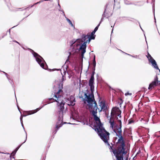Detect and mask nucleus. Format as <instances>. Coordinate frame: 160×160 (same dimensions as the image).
I'll return each instance as SVG.
<instances>
[{"instance_id":"obj_3","label":"nucleus","mask_w":160,"mask_h":160,"mask_svg":"<svg viewBox=\"0 0 160 160\" xmlns=\"http://www.w3.org/2000/svg\"><path fill=\"white\" fill-rule=\"evenodd\" d=\"M88 94V93L84 94L85 97L84 102L86 103V101L88 103V109L91 114L93 113V112H97V109H98L99 110V109L98 108L97 103L95 100L93 93Z\"/></svg>"},{"instance_id":"obj_38","label":"nucleus","mask_w":160,"mask_h":160,"mask_svg":"<svg viewBox=\"0 0 160 160\" xmlns=\"http://www.w3.org/2000/svg\"><path fill=\"white\" fill-rule=\"evenodd\" d=\"M158 70H159V72H160V69H159Z\"/></svg>"},{"instance_id":"obj_13","label":"nucleus","mask_w":160,"mask_h":160,"mask_svg":"<svg viewBox=\"0 0 160 160\" xmlns=\"http://www.w3.org/2000/svg\"><path fill=\"white\" fill-rule=\"evenodd\" d=\"M38 110V108L36 110L24 112L23 114V116H26L28 115H31L34 114Z\"/></svg>"},{"instance_id":"obj_33","label":"nucleus","mask_w":160,"mask_h":160,"mask_svg":"<svg viewBox=\"0 0 160 160\" xmlns=\"http://www.w3.org/2000/svg\"><path fill=\"white\" fill-rule=\"evenodd\" d=\"M45 1H49L50 0H44Z\"/></svg>"},{"instance_id":"obj_1","label":"nucleus","mask_w":160,"mask_h":160,"mask_svg":"<svg viewBox=\"0 0 160 160\" xmlns=\"http://www.w3.org/2000/svg\"><path fill=\"white\" fill-rule=\"evenodd\" d=\"M63 84L61 83L58 84V87L55 90L54 94H52L51 97H52L49 99V103H51L56 102H57L58 113V121L57 122L55 131L53 132L54 134L56 133L58 129L63 125L62 119L63 117V113L65 111L64 107L65 103L63 102L62 100L63 96L62 95L63 91Z\"/></svg>"},{"instance_id":"obj_24","label":"nucleus","mask_w":160,"mask_h":160,"mask_svg":"<svg viewBox=\"0 0 160 160\" xmlns=\"http://www.w3.org/2000/svg\"><path fill=\"white\" fill-rule=\"evenodd\" d=\"M41 67L42 68H43L45 69V68H44V64L43 62H41L40 64H39Z\"/></svg>"},{"instance_id":"obj_26","label":"nucleus","mask_w":160,"mask_h":160,"mask_svg":"<svg viewBox=\"0 0 160 160\" xmlns=\"http://www.w3.org/2000/svg\"><path fill=\"white\" fill-rule=\"evenodd\" d=\"M132 94V93H130L128 92H127L126 93H125V95L127 96L128 95H131Z\"/></svg>"},{"instance_id":"obj_7","label":"nucleus","mask_w":160,"mask_h":160,"mask_svg":"<svg viewBox=\"0 0 160 160\" xmlns=\"http://www.w3.org/2000/svg\"><path fill=\"white\" fill-rule=\"evenodd\" d=\"M89 37V33L87 35H85L84 34H83L82 37V38L81 39H79L77 40V42H74L71 45V46H74L75 45H76L77 46L78 45L77 43V42H85L87 41V42H88V38Z\"/></svg>"},{"instance_id":"obj_6","label":"nucleus","mask_w":160,"mask_h":160,"mask_svg":"<svg viewBox=\"0 0 160 160\" xmlns=\"http://www.w3.org/2000/svg\"><path fill=\"white\" fill-rule=\"evenodd\" d=\"M121 127L120 126H117L116 128L114 129V131L116 133V135L119 138L118 139V142H125L124 141L123 137L122 135V131L121 130Z\"/></svg>"},{"instance_id":"obj_11","label":"nucleus","mask_w":160,"mask_h":160,"mask_svg":"<svg viewBox=\"0 0 160 160\" xmlns=\"http://www.w3.org/2000/svg\"><path fill=\"white\" fill-rule=\"evenodd\" d=\"M158 78L157 76L154 79V81L150 84L148 89L149 90H152L158 85Z\"/></svg>"},{"instance_id":"obj_5","label":"nucleus","mask_w":160,"mask_h":160,"mask_svg":"<svg viewBox=\"0 0 160 160\" xmlns=\"http://www.w3.org/2000/svg\"><path fill=\"white\" fill-rule=\"evenodd\" d=\"M121 111L119 108L117 107H113L112 108L111 113V118H114L115 117H116V119H118V118L117 116L119 118L121 117Z\"/></svg>"},{"instance_id":"obj_19","label":"nucleus","mask_w":160,"mask_h":160,"mask_svg":"<svg viewBox=\"0 0 160 160\" xmlns=\"http://www.w3.org/2000/svg\"><path fill=\"white\" fill-rule=\"evenodd\" d=\"M16 153V151H13V152L11 154V155L10 156V158H14V155Z\"/></svg>"},{"instance_id":"obj_32","label":"nucleus","mask_w":160,"mask_h":160,"mask_svg":"<svg viewBox=\"0 0 160 160\" xmlns=\"http://www.w3.org/2000/svg\"><path fill=\"white\" fill-rule=\"evenodd\" d=\"M158 84L160 85V81H158Z\"/></svg>"},{"instance_id":"obj_8","label":"nucleus","mask_w":160,"mask_h":160,"mask_svg":"<svg viewBox=\"0 0 160 160\" xmlns=\"http://www.w3.org/2000/svg\"><path fill=\"white\" fill-rule=\"evenodd\" d=\"M97 112H93V113L92 114L93 116L94 120L97 122V123H98L96 125L97 128H100L102 127V124L101 123L100 118L97 115Z\"/></svg>"},{"instance_id":"obj_21","label":"nucleus","mask_w":160,"mask_h":160,"mask_svg":"<svg viewBox=\"0 0 160 160\" xmlns=\"http://www.w3.org/2000/svg\"><path fill=\"white\" fill-rule=\"evenodd\" d=\"M96 61H95V56H94V59H93V66L94 67V70H95V66H96Z\"/></svg>"},{"instance_id":"obj_28","label":"nucleus","mask_w":160,"mask_h":160,"mask_svg":"<svg viewBox=\"0 0 160 160\" xmlns=\"http://www.w3.org/2000/svg\"><path fill=\"white\" fill-rule=\"evenodd\" d=\"M70 55L68 57V58L67 59V60H66V63L68 62H70L69 61V58L70 57Z\"/></svg>"},{"instance_id":"obj_31","label":"nucleus","mask_w":160,"mask_h":160,"mask_svg":"<svg viewBox=\"0 0 160 160\" xmlns=\"http://www.w3.org/2000/svg\"><path fill=\"white\" fill-rule=\"evenodd\" d=\"M150 55H151L148 53V56H147V58H149Z\"/></svg>"},{"instance_id":"obj_20","label":"nucleus","mask_w":160,"mask_h":160,"mask_svg":"<svg viewBox=\"0 0 160 160\" xmlns=\"http://www.w3.org/2000/svg\"><path fill=\"white\" fill-rule=\"evenodd\" d=\"M148 59L149 62H152V61H153V60H154L151 55H150L149 58H148Z\"/></svg>"},{"instance_id":"obj_2","label":"nucleus","mask_w":160,"mask_h":160,"mask_svg":"<svg viewBox=\"0 0 160 160\" xmlns=\"http://www.w3.org/2000/svg\"><path fill=\"white\" fill-rule=\"evenodd\" d=\"M117 148L116 149L113 148L112 146L108 145L109 147L111 152H112L115 155L116 159V160H124L123 158H126V160L128 159V154L127 155L129 151L126 147L125 142H118V141L116 142Z\"/></svg>"},{"instance_id":"obj_23","label":"nucleus","mask_w":160,"mask_h":160,"mask_svg":"<svg viewBox=\"0 0 160 160\" xmlns=\"http://www.w3.org/2000/svg\"><path fill=\"white\" fill-rule=\"evenodd\" d=\"M100 23L101 22H100L98 24V25L95 28L94 31H94V32H96L98 30V27H99V25H100Z\"/></svg>"},{"instance_id":"obj_17","label":"nucleus","mask_w":160,"mask_h":160,"mask_svg":"<svg viewBox=\"0 0 160 160\" xmlns=\"http://www.w3.org/2000/svg\"><path fill=\"white\" fill-rule=\"evenodd\" d=\"M152 64V65L155 68L159 69V68L157 66V63L156 62L155 60H153L152 62H151Z\"/></svg>"},{"instance_id":"obj_29","label":"nucleus","mask_w":160,"mask_h":160,"mask_svg":"<svg viewBox=\"0 0 160 160\" xmlns=\"http://www.w3.org/2000/svg\"><path fill=\"white\" fill-rule=\"evenodd\" d=\"M133 122V121L132 120H129V124H131V123H132Z\"/></svg>"},{"instance_id":"obj_37","label":"nucleus","mask_w":160,"mask_h":160,"mask_svg":"<svg viewBox=\"0 0 160 160\" xmlns=\"http://www.w3.org/2000/svg\"><path fill=\"white\" fill-rule=\"evenodd\" d=\"M107 118H108V116L107 117Z\"/></svg>"},{"instance_id":"obj_36","label":"nucleus","mask_w":160,"mask_h":160,"mask_svg":"<svg viewBox=\"0 0 160 160\" xmlns=\"http://www.w3.org/2000/svg\"><path fill=\"white\" fill-rule=\"evenodd\" d=\"M108 5V4H107V6H106V7H107Z\"/></svg>"},{"instance_id":"obj_27","label":"nucleus","mask_w":160,"mask_h":160,"mask_svg":"<svg viewBox=\"0 0 160 160\" xmlns=\"http://www.w3.org/2000/svg\"><path fill=\"white\" fill-rule=\"evenodd\" d=\"M67 20L68 21V22H69V23L72 26L73 25V24H72V22L70 19H68Z\"/></svg>"},{"instance_id":"obj_16","label":"nucleus","mask_w":160,"mask_h":160,"mask_svg":"<svg viewBox=\"0 0 160 160\" xmlns=\"http://www.w3.org/2000/svg\"><path fill=\"white\" fill-rule=\"evenodd\" d=\"M95 33V32H94L93 31L91 32L90 35H89V37L88 38V42H90L91 39H95L96 36V35H94Z\"/></svg>"},{"instance_id":"obj_34","label":"nucleus","mask_w":160,"mask_h":160,"mask_svg":"<svg viewBox=\"0 0 160 160\" xmlns=\"http://www.w3.org/2000/svg\"><path fill=\"white\" fill-rule=\"evenodd\" d=\"M14 42H17V41H14Z\"/></svg>"},{"instance_id":"obj_12","label":"nucleus","mask_w":160,"mask_h":160,"mask_svg":"<svg viewBox=\"0 0 160 160\" xmlns=\"http://www.w3.org/2000/svg\"><path fill=\"white\" fill-rule=\"evenodd\" d=\"M87 43V41L85 42H83V44L81 45L79 48L80 50L82 51L81 52V56L82 58L83 57L84 54L86 52V43Z\"/></svg>"},{"instance_id":"obj_4","label":"nucleus","mask_w":160,"mask_h":160,"mask_svg":"<svg viewBox=\"0 0 160 160\" xmlns=\"http://www.w3.org/2000/svg\"><path fill=\"white\" fill-rule=\"evenodd\" d=\"M98 135L102 140L108 145H109L108 142L109 140L110 133L103 127L100 128H97Z\"/></svg>"},{"instance_id":"obj_10","label":"nucleus","mask_w":160,"mask_h":160,"mask_svg":"<svg viewBox=\"0 0 160 160\" xmlns=\"http://www.w3.org/2000/svg\"><path fill=\"white\" fill-rule=\"evenodd\" d=\"M99 106L101 108L100 112L102 111L106 112L108 110L107 105L104 101H102L99 103Z\"/></svg>"},{"instance_id":"obj_18","label":"nucleus","mask_w":160,"mask_h":160,"mask_svg":"<svg viewBox=\"0 0 160 160\" xmlns=\"http://www.w3.org/2000/svg\"><path fill=\"white\" fill-rule=\"evenodd\" d=\"M33 55L36 58H37V57H40L41 58L43 59V58H42V57H41L40 55L38 54L36 52H34L33 51Z\"/></svg>"},{"instance_id":"obj_30","label":"nucleus","mask_w":160,"mask_h":160,"mask_svg":"<svg viewBox=\"0 0 160 160\" xmlns=\"http://www.w3.org/2000/svg\"><path fill=\"white\" fill-rule=\"evenodd\" d=\"M20 147V146L18 147H17L15 150L14 151H16V152H17V151L18 150V149H19V147Z\"/></svg>"},{"instance_id":"obj_14","label":"nucleus","mask_w":160,"mask_h":160,"mask_svg":"<svg viewBox=\"0 0 160 160\" xmlns=\"http://www.w3.org/2000/svg\"><path fill=\"white\" fill-rule=\"evenodd\" d=\"M70 101L69 103L68 104L69 106H73L75 105V98H74L73 97H71L70 98Z\"/></svg>"},{"instance_id":"obj_22","label":"nucleus","mask_w":160,"mask_h":160,"mask_svg":"<svg viewBox=\"0 0 160 160\" xmlns=\"http://www.w3.org/2000/svg\"><path fill=\"white\" fill-rule=\"evenodd\" d=\"M36 60L38 62V63L39 64H40L42 62L41 60L39 58H36Z\"/></svg>"},{"instance_id":"obj_15","label":"nucleus","mask_w":160,"mask_h":160,"mask_svg":"<svg viewBox=\"0 0 160 160\" xmlns=\"http://www.w3.org/2000/svg\"><path fill=\"white\" fill-rule=\"evenodd\" d=\"M114 118H110L109 120V122L110 124V127L113 129L115 125V123L114 122Z\"/></svg>"},{"instance_id":"obj_25","label":"nucleus","mask_w":160,"mask_h":160,"mask_svg":"<svg viewBox=\"0 0 160 160\" xmlns=\"http://www.w3.org/2000/svg\"><path fill=\"white\" fill-rule=\"evenodd\" d=\"M118 122L119 123V125L118 126L122 127V122L121 120H118Z\"/></svg>"},{"instance_id":"obj_35","label":"nucleus","mask_w":160,"mask_h":160,"mask_svg":"<svg viewBox=\"0 0 160 160\" xmlns=\"http://www.w3.org/2000/svg\"><path fill=\"white\" fill-rule=\"evenodd\" d=\"M17 43H18V44H19V43L18 42H17Z\"/></svg>"},{"instance_id":"obj_9","label":"nucleus","mask_w":160,"mask_h":160,"mask_svg":"<svg viewBox=\"0 0 160 160\" xmlns=\"http://www.w3.org/2000/svg\"><path fill=\"white\" fill-rule=\"evenodd\" d=\"M94 72H93V73L92 74L91 77L89 80V86L90 87L91 92L90 93H89L88 94H92V93H93V91L94 90V86L93 85V82H94Z\"/></svg>"}]
</instances>
